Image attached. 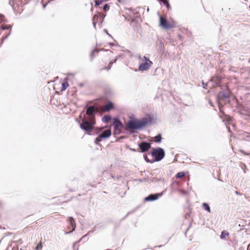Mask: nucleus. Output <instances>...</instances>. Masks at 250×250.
<instances>
[{"mask_svg": "<svg viewBox=\"0 0 250 250\" xmlns=\"http://www.w3.org/2000/svg\"><path fill=\"white\" fill-rule=\"evenodd\" d=\"M148 124V121L145 118L141 119L131 118L125 125V129L126 130H139L146 126Z\"/></svg>", "mask_w": 250, "mask_h": 250, "instance_id": "1", "label": "nucleus"}, {"mask_svg": "<svg viewBox=\"0 0 250 250\" xmlns=\"http://www.w3.org/2000/svg\"><path fill=\"white\" fill-rule=\"evenodd\" d=\"M80 123V127L87 132L88 135H91V131L94 128V125L96 124L95 119H92L86 115H84L82 119V123Z\"/></svg>", "mask_w": 250, "mask_h": 250, "instance_id": "2", "label": "nucleus"}, {"mask_svg": "<svg viewBox=\"0 0 250 250\" xmlns=\"http://www.w3.org/2000/svg\"><path fill=\"white\" fill-rule=\"evenodd\" d=\"M151 156L154 158L153 161L159 162L165 157V153L164 149L161 147L154 148L151 151Z\"/></svg>", "mask_w": 250, "mask_h": 250, "instance_id": "3", "label": "nucleus"}, {"mask_svg": "<svg viewBox=\"0 0 250 250\" xmlns=\"http://www.w3.org/2000/svg\"><path fill=\"white\" fill-rule=\"evenodd\" d=\"M112 132L110 129L104 130L99 134L98 137L95 139V143L96 145H99V143L102 141L103 139H106L108 138L111 135Z\"/></svg>", "mask_w": 250, "mask_h": 250, "instance_id": "4", "label": "nucleus"}, {"mask_svg": "<svg viewBox=\"0 0 250 250\" xmlns=\"http://www.w3.org/2000/svg\"><path fill=\"white\" fill-rule=\"evenodd\" d=\"M97 109L94 105H90L86 107V115L92 119H95V115L97 113Z\"/></svg>", "mask_w": 250, "mask_h": 250, "instance_id": "5", "label": "nucleus"}, {"mask_svg": "<svg viewBox=\"0 0 250 250\" xmlns=\"http://www.w3.org/2000/svg\"><path fill=\"white\" fill-rule=\"evenodd\" d=\"M144 59L146 62L139 65L138 68L139 71H143L148 69L152 64V62L149 60V58L144 56Z\"/></svg>", "mask_w": 250, "mask_h": 250, "instance_id": "6", "label": "nucleus"}, {"mask_svg": "<svg viewBox=\"0 0 250 250\" xmlns=\"http://www.w3.org/2000/svg\"><path fill=\"white\" fill-rule=\"evenodd\" d=\"M140 152L144 153L147 151L151 148L150 143L143 141L139 144Z\"/></svg>", "mask_w": 250, "mask_h": 250, "instance_id": "7", "label": "nucleus"}, {"mask_svg": "<svg viewBox=\"0 0 250 250\" xmlns=\"http://www.w3.org/2000/svg\"><path fill=\"white\" fill-rule=\"evenodd\" d=\"M160 23L162 27L166 29H171L173 27V26L170 24L166 18L162 16H160Z\"/></svg>", "mask_w": 250, "mask_h": 250, "instance_id": "8", "label": "nucleus"}, {"mask_svg": "<svg viewBox=\"0 0 250 250\" xmlns=\"http://www.w3.org/2000/svg\"><path fill=\"white\" fill-rule=\"evenodd\" d=\"M162 195V193L150 194L145 198L146 202L153 201L157 200L159 197Z\"/></svg>", "mask_w": 250, "mask_h": 250, "instance_id": "9", "label": "nucleus"}, {"mask_svg": "<svg viewBox=\"0 0 250 250\" xmlns=\"http://www.w3.org/2000/svg\"><path fill=\"white\" fill-rule=\"evenodd\" d=\"M101 16H102V17H103V19H102V21H101V23H102L104 21V17H105V14L101 13H98L97 15H94V16L93 17L92 23H93V25L95 28H96V23L98 22L99 18H100Z\"/></svg>", "mask_w": 250, "mask_h": 250, "instance_id": "10", "label": "nucleus"}, {"mask_svg": "<svg viewBox=\"0 0 250 250\" xmlns=\"http://www.w3.org/2000/svg\"><path fill=\"white\" fill-rule=\"evenodd\" d=\"M113 126H114V129L124 127L122 123L118 118H115L113 119Z\"/></svg>", "mask_w": 250, "mask_h": 250, "instance_id": "11", "label": "nucleus"}, {"mask_svg": "<svg viewBox=\"0 0 250 250\" xmlns=\"http://www.w3.org/2000/svg\"><path fill=\"white\" fill-rule=\"evenodd\" d=\"M68 221H69V226L71 227L72 229V230L70 232H66V233H67V234L72 232L73 231L75 230V228H76V224H75L74 218L72 217H69L68 218Z\"/></svg>", "mask_w": 250, "mask_h": 250, "instance_id": "12", "label": "nucleus"}, {"mask_svg": "<svg viewBox=\"0 0 250 250\" xmlns=\"http://www.w3.org/2000/svg\"><path fill=\"white\" fill-rule=\"evenodd\" d=\"M229 98V95L225 92L221 91L218 93L217 99L219 100H222L223 99H227Z\"/></svg>", "mask_w": 250, "mask_h": 250, "instance_id": "13", "label": "nucleus"}, {"mask_svg": "<svg viewBox=\"0 0 250 250\" xmlns=\"http://www.w3.org/2000/svg\"><path fill=\"white\" fill-rule=\"evenodd\" d=\"M114 108V105L113 103L111 102H109L107 103L105 105L104 109L105 111H109L110 110Z\"/></svg>", "mask_w": 250, "mask_h": 250, "instance_id": "14", "label": "nucleus"}, {"mask_svg": "<svg viewBox=\"0 0 250 250\" xmlns=\"http://www.w3.org/2000/svg\"><path fill=\"white\" fill-rule=\"evenodd\" d=\"M68 79L65 78L63 81V82L62 84L61 91L65 90L67 87L69 86V84L68 83Z\"/></svg>", "mask_w": 250, "mask_h": 250, "instance_id": "15", "label": "nucleus"}, {"mask_svg": "<svg viewBox=\"0 0 250 250\" xmlns=\"http://www.w3.org/2000/svg\"><path fill=\"white\" fill-rule=\"evenodd\" d=\"M111 119V117L109 115H105L102 118V121L104 123L108 122Z\"/></svg>", "mask_w": 250, "mask_h": 250, "instance_id": "16", "label": "nucleus"}, {"mask_svg": "<svg viewBox=\"0 0 250 250\" xmlns=\"http://www.w3.org/2000/svg\"><path fill=\"white\" fill-rule=\"evenodd\" d=\"M229 235V233L223 230L221 232V234L220 235V238L222 239H225L227 236H228Z\"/></svg>", "mask_w": 250, "mask_h": 250, "instance_id": "17", "label": "nucleus"}, {"mask_svg": "<svg viewBox=\"0 0 250 250\" xmlns=\"http://www.w3.org/2000/svg\"><path fill=\"white\" fill-rule=\"evenodd\" d=\"M155 141L157 143H160L162 141V137L161 134H159L154 137Z\"/></svg>", "mask_w": 250, "mask_h": 250, "instance_id": "18", "label": "nucleus"}, {"mask_svg": "<svg viewBox=\"0 0 250 250\" xmlns=\"http://www.w3.org/2000/svg\"><path fill=\"white\" fill-rule=\"evenodd\" d=\"M202 206L206 211H207L208 212H210V208L208 204L204 203H203Z\"/></svg>", "mask_w": 250, "mask_h": 250, "instance_id": "19", "label": "nucleus"}, {"mask_svg": "<svg viewBox=\"0 0 250 250\" xmlns=\"http://www.w3.org/2000/svg\"><path fill=\"white\" fill-rule=\"evenodd\" d=\"M185 175H186V174H185V172H178L176 174V177L177 178H181L185 177Z\"/></svg>", "mask_w": 250, "mask_h": 250, "instance_id": "20", "label": "nucleus"}, {"mask_svg": "<svg viewBox=\"0 0 250 250\" xmlns=\"http://www.w3.org/2000/svg\"><path fill=\"white\" fill-rule=\"evenodd\" d=\"M99 51L100 50L98 49H94L91 52V54H90V57H91V61L93 60V58L95 57V53H98L99 52Z\"/></svg>", "mask_w": 250, "mask_h": 250, "instance_id": "21", "label": "nucleus"}, {"mask_svg": "<svg viewBox=\"0 0 250 250\" xmlns=\"http://www.w3.org/2000/svg\"><path fill=\"white\" fill-rule=\"evenodd\" d=\"M160 1L162 2L164 4H165L167 8L170 7L168 0H159Z\"/></svg>", "mask_w": 250, "mask_h": 250, "instance_id": "22", "label": "nucleus"}, {"mask_svg": "<svg viewBox=\"0 0 250 250\" xmlns=\"http://www.w3.org/2000/svg\"><path fill=\"white\" fill-rule=\"evenodd\" d=\"M144 157L145 160L147 163H152L155 162V161H153V160H149L146 155H144Z\"/></svg>", "mask_w": 250, "mask_h": 250, "instance_id": "23", "label": "nucleus"}, {"mask_svg": "<svg viewBox=\"0 0 250 250\" xmlns=\"http://www.w3.org/2000/svg\"><path fill=\"white\" fill-rule=\"evenodd\" d=\"M105 0H95V3L96 6H99L101 5Z\"/></svg>", "mask_w": 250, "mask_h": 250, "instance_id": "24", "label": "nucleus"}, {"mask_svg": "<svg viewBox=\"0 0 250 250\" xmlns=\"http://www.w3.org/2000/svg\"><path fill=\"white\" fill-rule=\"evenodd\" d=\"M114 129V135L119 134L121 133V131L120 128H118Z\"/></svg>", "mask_w": 250, "mask_h": 250, "instance_id": "25", "label": "nucleus"}, {"mask_svg": "<svg viewBox=\"0 0 250 250\" xmlns=\"http://www.w3.org/2000/svg\"><path fill=\"white\" fill-rule=\"evenodd\" d=\"M109 6L108 4H105L103 7V9L104 11H106L109 9Z\"/></svg>", "mask_w": 250, "mask_h": 250, "instance_id": "26", "label": "nucleus"}, {"mask_svg": "<svg viewBox=\"0 0 250 250\" xmlns=\"http://www.w3.org/2000/svg\"><path fill=\"white\" fill-rule=\"evenodd\" d=\"M10 26H8V25H2L0 27V28L2 29V30H7V29H8L9 28Z\"/></svg>", "mask_w": 250, "mask_h": 250, "instance_id": "27", "label": "nucleus"}, {"mask_svg": "<svg viewBox=\"0 0 250 250\" xmlns=\"http://www.w3.org/2000/svg\"><path fill=\"white\" fill-rule=\"evenodd\" d=\"M140 181H141V182H145V181H147L149 183H150L151 182L150 180L148 179V178H142V179L140 180Z\"/></svg>", "mask_w": 250, "mask_h": 250, "instance_id": "28", "label": "nucleus"}, {"mask_svg": "<svg viewBox=\"0 0 250 250\" xmlns=\"http://www.w3.org/2000/svg\"><path fill=\"white\" fill-rule=\"evenodd\" d=\"M123 56V54H121V55H119L117 56L116 57V58H115V60H114L113 62H112L113 63H115L116 62V61L121 57H122Z\"/></svg>", "mask_w": 250, "mask_h": 250, "instance_id": "29", "label": "nucleus"}, {"mask_svg": "<svg viewBox=\"0 0 250 250\" xmlns=\"http://www.w3.org/2000/svg\"><path fill=\"white\" fill-rule=\"evenodd\" d=\"M104 128V127H98V128H96V130H97L98 132H102ZM98 133H97V134H98Z\"/></svg>", "mask_w": 250, "mask_h": 250, "instance_id": "30", "label": "nucleus"}, {"mask_svg": "<svg viewBox=\"0 0 250 250\" xmlns=\"http://www.w3.org/2000/svg\"><path fill=\"white\" fill-rule=\"evenodd\" d=\"M4 17L3 15L0 14V22H2L4 20Z\"/></svg>", "mask_w": 250, "mask_h": 250, "instance_id": "31", "label": "nucleus"}, {"mask_svg": "<svg viewBox=\"0 0 250 250\" xmlns=\"http://www.w3.org/2000/svg\"><path fill=\"white\" fill-rule=\"evenodd\" d=\"M113 64V62H110L108 65V66L107 67V70H109L112 67V65Z\"/></svg>", "mask_w": 250, "mask_h": 250, "instance_id": "32", "label": "nucleus"}, {"mask_svg": "<svg viewBox=\"0 0 250 250\" xmlns=\"http://www.w3.org/2000/svg\"><path fill=\"white\" fill-rule=\"evenodd\" d=\"M235 193L237 195H242V193H240L239 192H238V191H235Z\"/></svg>", "mask_w": 250, "mask_h": 250, "instance_id": "33", "label": "nucleus"}, {"mask_svg": "<svg viewBox=\"0 0 250 250\" xmlns=\"http://www.w3.org/2000/svg\"><path fill=\"white\" fill-rule=\"evenodd\" d=\"M104 32H105V33H106L108 36H109L110 37H111V38H112V36H111V35H110L108 33L106 29H104Z\"/></svg>", "mask_w": 250, "mask_h": 250, "instance_id": "34", "label": "nucleus"}, {"mask_svg": "<svg viewBox=\"0 0 250 250\" xmlns=\"http://www.w3.org/2000/svg\"><path fill=\"white\" fill-rule=\"evenodd\" d=\"M102 19H103V17H102V16H101L100 18H99L98 22H100L101 23V21H102Z\"/></svg>", "mask_w": 250, "mask_h": 250, "instance_id": "35", "label": "nucleus"}, {"mask_svg": "<svg viewBox=\"0 0 250 250\" xmlns=\"http://www.w3.org/2000/svg\"><path fill=\"white\" fill-rule=\"evenodd\" d=\"M9 35H10V33H9L8 34H7L6 36H5L3 38V40H4V39H7V38L8 37V36H9Z\"/></svg>", "mask_w": 250, "mask_h": 250, "instance_id": "36", "label": "nucleus"}, {"mask_svg": "<svg viewBox=\"0 0 250 250\" xmlns=\"http://www.w3.org/2000/svg\"><path fill=\"white\" fill-rule=\"evenodd\" d=\"M203 83V85H204V86H203V87H204V88H205V87L207 85V83H205L204 82H203V83Z\"/></svg>", "mask_w": 250, "mask_h": 250, "instance_id": "37", "label": "nucleus"}, {"mask_svg": "<svg viewBox=\"0 0 250 250\" xmlns=\"http://www.w3.org/2000/svg\"><path fill=\"white\" fill-rule=\"evenodd\" d=\"M42 248L41 244H39V245H37V249H39V248Z\"/></svg>", "mask_w": 250, "mask_h": 250, "instance_id": "38", "label": "nucleus"}, {"mask_svg": "<svg viewBox=\"0 0 250 250\" xmlns=\"http://www.w3.org/2000/svg\"><path fill=\"white\" fill-rule=\"evenodd\" d=\"M209 104H210L211 106H213V104H212V103L210 101H209Z\"/></svg>", "mask_w": 250, "mask_h": 250, "instance_id": "39", "label": "nucleus"}, {"mask_svg": "<svg viewBox=\"0 0 250 250\" xmlns=\"http://www.w3.org/2000/svg\"><path fill=\"white\" fill-rule=\"evenodd\" d=\"M155 179V180L156 181H160V179H157V178H155V179Z\"/></svg>", "mask_w": 250, "mask_h": 250, "instance_id": "40", "label": "nucleus"}, {"mask_svg": "<svg viewBox=\"0 0 250 250\" xmlns=\"http://www.w3.org/2000/svg\"><path fill=\"white\" fill-rule=\"evenodd\" d=\"M218 105H219V108H220V112H222V110H221V106H220V104H218Z\"/></svg>", "mask_w": 250, "mask_h": 250, "instance_id": "41", "label": "nucleus"}, {"mask_svg": "<svg viewBox=\"0 0 250 250\" xmlns=\"http://www.w3.org/2000/svg\"><path fill=\"white\" fill-rule=\"evenodd\" d=\"M131 150L134 151V152H136V151L135 149H131Z\"/></svg>", "mask_w": 250, "mask_h": 250, "instance_id": "42", "label": "nucleus"}, {"mask_svg": "<svg viewBox=\"0 0 250 250\" xmlns=\"http://www.w3.org/2000/svg\"><path fill=\"white\" fill-rule=\"evenodd\" d=\"M129 213H129V212H128V213L125 215V218H126V217L128 215V214H129Z\"/></svg>", "mask_w": 250, "mask_h": 250, "instance_id": "43", "label": "nucleus"}, {"mask_svg": "<svg viewBox=\"0 0 250 250\" xmlns=\"http://www.w3.org/2000/svg\"><path fill=\"white\" fill-rule=\"evenodd\" d=\"M83 112L81 113V114H80V118H82V113H83Z\"/></svg>", "mask_w": 250, "mask_h": 250, "instance_id": "44", "label": "nucleus"}, {"mask_svg": "<svg viewBox=\"0 0 250 250\" xmlns=\"http://www.w3.org/2000/svg\"><path fill=\"white\" fill-rule=\"evenodd\" d=\"M247 138H250V135H247Z\"/></svg>", "mask_w": 250, "mask_h": 250, "instance_id": "45", "label": "nucleus"}, {"mask_svg": "<svg viewBox=\"0 0 250 250\" xmlns=\"http://www.w3.org/2000/svg\"><path fill=\"white\" fill-rule=\"evenodd\" d=\"M110 45H114V44L113 43H110Z\"/></svg>", "mask_w": 250, "mask_h": 250, "instance_id": "46", "label": "nucleus"}, {"mask_svg": "<svg viewBox=\"0 0 250 250\" xmlns=\"http://www.w3.org/2000/svg\"><path fill=\"white\" fill-rule=\"evenodd\" d=\"M149 11V8H148L147 9V11L148 12Z\"/></svg>", "mask_w": 250, "mask_h": 250, "instance_id": "47", "label": "nucleus"}, {"mask_svg": "<svg viewBox=\"0 0 250 250\" xmlns=\"http://www.w3.org/2000/svg\"><path fill=\"white\" fill-rule=\"evenodd\" d=\"M119 2H121V0H117Z\"/></svg>", "mask_w": 250, "mask_h": 250, "instance_id": "48", "label": "nucleus"}, {"mask_svg": "<svg viewBox=\"0 0 250 250\" xmlns=\"http://www.w3.org/2000/svg\"><path fill=\"white\" fill-rule=\"evenodd\" d=\"M91 232H92V231H89L88 234H89V233H91Z\"/></svg>", "mask_w": 250, "mask_h": 250, "instance_id": "49", "label": "nucleus"}, {"mask_svg": "<svg viewBox=\"0 0 250 250\" xmlns=\"http://www.w3.org/2000/svg\"><path fill=\"white\" fill-rule=\"evenodd\" d=\"M45 6H45V5H43V7H44V8H45Z\"/></svg>", "mask_w": 250, "mask_h": 250, "instance_id": "50", "label": "nucleus"}]
</instances>
